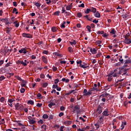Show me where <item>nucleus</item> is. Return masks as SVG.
<instances>
[{
	"label": "nucleus",
	"mask_w": 131,
	"mask_h": 131,
	"mask_svg": "<svg viewBox=\"0 0 131 131\" xmlns=\"http://www.w3.org/2000/svg\"><path fill=\"white\" fill-rule=\"evenodd\" d=\"M130 74L127 73V70H123V74H122V76H123L124 78H126V76H129Z\"/></svg>",
	"instance_id": "nucleus-1"
},
{
	"label": "nucleus",
	"mask_w": 131,
	"mask_h": 131,
	"mask_svg": "<svg viewBox=\"0 0 131 131\" xmlns=\"http://www.w3.org/2000/svg\"><path fill=\"white\" fill-rule=\"evenodd\" d=\"M22 36L27 38H32V35L28 33H24L22 34Z\"/></svg>",
	"instance_id": "nucleus-2"
},
{
	"label": "nucleus",
	"mask_w": 131,
	"mask_h": 131,
	"mask_svg": "<svg viewBox=\"0 0 131 131\" xmlns=\"http://www.w3.org/2000/svg\"><path fill=\"white\" fill-rule=\"evenodd\" d=\"M124 43H126L127 45H130L131 39L130 38L126 37V36H125V40H124Z\"/></svg>",
	"instance_id": "nucleus-3"
},
{
	"label": "nucleus",
	"mask_w": 131,
	"mask_h": 131,
	"mask_svg": "<svg viewBox=\"0 0 131 131\" xmlns=\"http://www.w3.org/2000/svg\"><path fill=\"white\" fill-rule=\"evenodd\" d=\"M81 63H82V61L79 60V61H77V64H79L80 67L81 68H83L84 69H85L86 68V66L84 65H82Z\"/></svg>",
	"instance_id": "nucleus-4"
},
{
	"label": "nucleus",
	"mask_w": 131,
	"mask_h": 131,
	"mask_svg": "<svg viewBox=\"0 0 131 131\" xmlns=\"http://www.w3.org/2000/svg\"><path fill=\"white\" fill-rule=\"evenodd\" d=\"M18 52L20 53V54H26V53H27V50H26V48H22L18 50Z\"/></svg>",
	"instance_id": "nucleus-5"
},
{
	"label": "nucleus",
	"mask_w": 131,
	"mask_h": 131,
	"mask_svg": "<svg viewBox=\"0 0 131 131\" xmlns=\"http://www.w3.org/2000/svg\"><path fill=\"white\" fill-rule=\"evenodd\" d=\"M80 109V106L78 105H77L74 107V111H76L77 113L78 114V113L79 112V110Z\"/></svg>",
	"instance_id": "nucleus-6"
},
{
	"label": "nucleus",
	"mask_w": 131,
	"mask_h": 131,
	"mask_svg": "<svg viewBox=\"0 0 131 131\" xmlns=\"http://www.w3.org/2000/svg\"><path fill=\"white\" fill-rule=\"evenodd\" d=\"M53 55H54V57H60V58H62V57H63V55H62V54H60L58 52H54L53 53Z\"/></svg>",
	"instance_id": "nucleus-7"
},
{
	"label": "nucleus",
	"mask_w": 131,
	"mask_h": 131,
	"mask_svg": "<svg viewBox=\"0 0 131 131\" xmlns=\"http://www.w3.org/2000/svg\"><path fill=\"white\" fill-rule=\"evenodd\" d=\"M102 115L103 116H109V114H108V110L106 109L102 113Z\"/></svg>",
	"instance_id": "nucleus-8"
},
{
	"label": "nucleus",
	"mask_w": 131,
	"mask_h": 131,
	"mask_svg": "<svg viewBox=\"0 0 131 131\" xmlns=\"http://www.w3.org/2000/svg\"><path fill=\"white\" fill-rule=\"evenodd\" d=\"M97 111L98 114H101V113H102V107H101V106L99 105L98 106Z\"/></svg>",
	"instance_id": "nucleus-9"
},
{
	"label": "nucleus",
	"mask_w": 131,
	"mask_h": 131,
	"mask_svg": "<svg viewBox=\"0 0 131 131\" xmlns=\"http://www.w3.org/2000/svg\"><path fill=\"white\" fill-rule=\"evenodd\" d=\"M90 52L93 54H97V50H96V49L95 48H93V49L91 48Z\"/></svg>",
	"instance_id": "nucleus-10"
},
{
	"label": "nucleus",
	"mask_w": 131,
	"mask_h": 131,
	"mask_svg": "<svg viewBox=\"0 0 131 131\" xmlns=\"http://www.w3.org/2000/svg\"><path fill=\"white\" fill-rule=\"evenodd\" d=\"M103 119H104V117L101 116L99 118V120L98 121V122L99 123H100V124H103Z\"/></svg>",
	"instance_id": "nucleus-11"
},
{
	"label": "nucleus",
	"mask_w": 131,
	"mask_h": 131,
	"mask_svg": "<svg viewBox=\"0 0 131 131\" xmlns=\"http://www.w3.org/2000/svg\"><path fill=\"white\" fill-rule=\"evenodd\" d=\"M27 82L25 81L24 80H23V82L21 83V88H26V84Z\"/></svg>",
	"instance_id": "nucleus-12"
},
{
	"label": "nucleus",
	"mask_w": 131,
	"mask_h": 131,
	"mask_svg": "<svg viewBox=\"0 0 131 131\" xmlns=\"http://www.w3.org/2000/svg\"><path fill=\"white\" fill-rule=\"evenodd\" d=\"M94 16L96 18H100V17H101V14H100L99 11H97L94 14Z\"/></svg>",
	"instance_id": "nucleus-13"
},
{
	"label": "nucleus",
	"mask_w": 131,
	"mask_h": 131,
	"mask_svg": "<svg viewBox=\"0 0 131 131\" xmlns=\"http://www.w3.org/2000/svg\"><path fill=\"white\" fill-rule=\"evenodd\" d=\"M42 60L45 64H47L48 63V59L45 57V56H42Z\"/></svg>",
	"instance_id": "nucleus-14"
},
{
	"label": "nucleus",
	"mask_w": 131,
	"mask_h": 131,
	"mask_svg": "<svg viewBox=\"0 0 131 131\" xmlns=\"http://www.w3.org/2000/svg\"><path fill=\"white\" fill-rule=\"evenodd\" d=\"M62 81H63V82H66V83L69 82V81H70V80H69V79H67L66 78H63L61 79Z\"/></svg>",
	"instance_id": "nucleus-15"
},
{
	"label": "nucleus",
	"mask_w": 131,
	"mask_h": 131,
	"mask_svg": "<svg viewBox=\"0 0 131 131\" xmlns=\"http://www.w3.org/2000/svg\"><path fill=\"white\" fill-rule=\"evenodd\" d=\"M55 105H56V103L54 102H50V103L48 104V107H49V108H52L53 106H55Z\"/></svg>",
	"instance_id": "nucleus-16"
},
{
	"label": "nucleus",
	"mask_w": 131,
	"mask_h": 131,
	"mask_svg": "<svg viewBox=\"0 0 131 131\" xmlns=\"http://www.w3.org/2000/svg\"><path fill=\"white\" fill-rule=\"evenodd\" d=\"M71 5H72V3H71V5H69L66 7V10L67 11H70V10H71V9H72V6H71Z\"/></svg>",
	"instance_id": "nucleus-17"
},
{
	"label": "nucleus",
	"mask_w": 131,
	"mask_h": 131,
	"mask_svg": "<svg viewBox=\"0 0 131 131\" xmlns=\"http://www.w3.org/2000/svg\"><path fill=\"white\" fill-rule=\"evenodd\" d=\"M7 74H8L7 76V78H11V76H13L14 75V73H9Z\"/></svg>",
	"instance_id": "nucleus-18"
},
{
	"label": "nucleus",
	"mask_w": 131,
	"mask_h": 131,
	"mask_svg": "<svg viewBox=\"0 0 131 131\" xmlns=\"http://www.w3.org/2000/svg\"><path fill=\"white\" fill-rule=\"evenodd\" d=\"M29 123L31 124H34V123H35V120H34V119H30V120L29 121Z\"/></svg>",
	"instance_id": "nucleus-19"
},
{
	"label": "nucleus",
	"mask_w": 131,
	"mask_h": 131,
	"mask_svg": "<svg viewBox=\"0 0 131 131\" xmlns=\"http://www.w3.org/2000/svg\"><path fill=\"white\" fill-rule=\"evenodd\" d=\"M90 10L91 12H93V13H96L97 12V9H96V8L91 7Z\"/></svg>",
	"instance_id": "nucleus-20"
},
{
	"label": "nucleus",
	"mask_w": 131,
	"mask_h": 131,
	"mask_svg": "<svg viewBox=\"0 0 131 131\" xmlns=\"http://www.w3.org/2000/svg\"><path fill=\"white\" fill-rule=\"evenodd\" d=\"M12 30V28L7 27L6 28L7 33H9Z\"/></svg>",
	"instance_id": "nucleus-21"
},
{
	"label": "nucleus",
	"mask_w": 131,
	"mask_h": 131,
	"mask_svg": "<svg viewBox=\"0 0 131 131\" xmlns=\"http://www.w3.org/2000/svg\"><path fill=\"white\" fill-rule=\"evenodd\" d=\"M70 43L71 46H76V41L75 40H73V42L70 41Z\"/></svg>",
	"instance_id": "nucleus-22"
},
{
	"label": "nucleus",
	"mask_w": 131,
	"mask_h": 131,
	"mask_svg": "<svg viewBox=\"0 0 131 131\" xmlns=\"http://www.w3.org/2000/svg\"><path fill=\"white\" fill-rule=\"evenodd\" d=\"M13 24H15V27H16V28L19 27V23H18V21H14Z\"/></svg>",
	"instance_id": "nucleus-23"
},
{
	"label": "nucleus",
	"mask_w": 131,
	"mask_h": 131,
	"mask_svg": "<svg viewBox=\"0 0 131 131\" xmlns=\"http://www.w3.org/2000/svg\"><path fill=\"white\" fill-rule=\"evenodd\" d=\"M65 24H66V21H63L60 26L61 28H65Z\"/></svg>",
	"instance_id": "nucleus-24"
},
{
	"label": "nucleus",
	"mask_w": 131,
	"mask_h": 131,
	"mask_svg": "<svg viewBox=\"0 0 131 131\" xmlns=\"http://www.w3.org/2000/svg\"><path fill=\"white\" fill-rule=\"evenodd\" d=\"M114 74V72L112 71L111 72V73L107 75L108 77H112L113 76V75Z\"/></svg>",
	"instance_id": "nucleus-25"
},
{
	"label": "nucleus",
	"mask_w": 131,
	"mask_h": 131,
	"mask_svg": "<svg viewBox=\"0 0 131 131\" xmlns=\"http://www.w3.org/2000/svg\"><path fill=\"white\" fill-rule=\"evenodd\" d=\"M51 30H52V32H56V31H57V27H53L51 28Z\"/></svg>",
	"instance_id": "nucleus-26"
},
{
	"label": "nucleus",
	"mask_w": 131,
	"mask_h": 131,
	"mask_svg": "<svg viewBox=\"0 0 131 131\" xmlns=\"http://www.w3.org/2000/svg\"><path fill=\"white\" fill-rule=\"evenodd\" d=\"M110 33H111V34H115L116 33V31H115V29H113L111 30V31L110 32Z\"/></svg>",
	"instance_id": "nucleus-27"
},
{
	"label": "nucleus",
	"mask_w": 131,
	"mask_h": 131,
	"mask_svg": "<svg viewBox=\"0 0 131 131\" xmlns=\"http://www.w3.org/2000/svg\"><path fill=\"white\" fill-rule=\"evenodd\" d=\"M41 128H42V130L46 131L47 130V125H42L41 126Z\"/></svg>",
	"instance_id": "nucleus-28"
},
{
	"label": "nucleus",
	"mask_w": 131,
	"mask_h": 131,
	"mask_svg": "<svg viewBox=\"0 0 131 131\" xmlns=\"http://www.w3.org/2000/svg\"><path fill=\"white\" fill-rule=\"evenodd\" d=\"M99 123L97 122L96 124H94L95 126H96V128L98 129V128H100V124Z\"/></svg>",
	"instance_id": "nucleus-29"
},
{
	"label": "nucleus",
	"mask_w": 131,
	"mask_h": 131,
	"mask_svg": "<svg viewBox=\"0 0 131 131\" xmlns=\"http://www.w3.org/2000/svg\"><path fill=\"white\" fill-rule=\"evenodd\" d=\"M28 104H30V105H34V101H33V100H29L28 101Z\"/></svg>",
	"instance_id": "nucleus-30"
},
{
	"label": "nucleus",
	"mask_w": 131,
	"mask_h": 131,
	"mask_svg": "<svg viewBox=\"0 0 131 131\" xmlns=\"http://www.w3.org/2000/svg\"><path fill=\"white\" fill-rule=\"evenodd\" d=\"M34 5L35 6H36V7H37L38 8H39V7L41 6V5L38 2L34 3Z\"/></svg>",
	"instance_id": "nucleus-31"
},
{
	"label": "nucleus",
	"mask_w": 131,
	"mask_h": 131,
	"mask_svg": "<svg viewBox=\"0 0 131 131\" xmlns=\"http://www.w3.org/2000/svg\"><path fill=\"white\" fill-rule=\"evenodd\" d=\"M90 91L91 92H94V91H99V89L93 87L91 89Z\"/></svg>",
	"instance_id": "nucleus-32"
},
{
	"label": "nucleus",
	"mask_w": 131,
	"mask_h": 131,
	"mask_svg": "<svg viewBox=\"0 0 131 131\" xmlns=\"http://www.w3.org/2000/svg\"><path fill=\"white\" fill-rule=\"evenodd\" d=\"M77 16L78 18H81V17H82V14L81 13V12H78L77 14Z\"/></svg>",
	"instance_id": "nucleus-33"
},
{
	"label": "nucleus",
	"mask_w": 131,
	"mask_h": 131,
	"mask_svg": "<svg viewBox=\"0 0 131 131\" xmlns=\"http://www.w3.org/2000/svg\"><path fill=\"white\" fill-rule=\"evenodd\" d=\"M86 28L88 29L89 32H91V31H92V30H91L92 29V28L91 27V26H86Z\"/></svg>",
	"instance_id": "nucleus-34"
},
{
	"label": "nucleus",
	"mask_w": 131,
	"mask_h": 131,
	"mask_svg": "<svg viewBox=\"0 0 131 131\" xmlns=\"http://www.w3.org/2000/svg\"><path fill=\"white\" fill-rule=\"evenodd\" d=\"M90 12H91V9H89V8H88L86 10L84 11V12L86 14H90Z\"/></svg>",
	"instance_id": "nucleus-35"
},
{
	"label": "nucleus",
	"mask_w": 131,
	"mask_h": 131,
	"mask_svg": "<svg viewBox=\"0 0 131 131\" xmlns=\"http://www.w3.org/2000/svg\"><path fill=\"white\" fill-rule=\"evenodd\" d=\"M110 88L111 86L110 85H106L104 86V91H108Z\"/></svg>",
	"instance_id": "nucleus-36"
},
{
	"label": "nucleus",
	"mask_w": 131,
	"mask_h": 131,
	"mask_svg": "<svg viewBox=\"0 0 131 131\" xmlns=\"http://www.w3.org/2000/svg\"><path fill=\"white\" fill-rule=\"evenodd\" d=\"M20 64L23 65L24 66H27V63L26 62H24V61H18Z\"/></svg>",
	"instance_id": "nucleus-37"
},
{
	"label": "nucleus",
	"mask_w": 131,
	"mask_h": 131,
	"mask_svg": "<svg viewBox=\"0 0 131 131\" xmlns=\"http://www.w3.org/2000/svg\"><path fill=\"white\" fill-rule=\"evenodd\" d=\"M42 118H43L44 119H47V118H49V116H48V115H47V114H44V115L42 116Z\"/></svg>",
	"instance_id": "nucleus-38"
},
{
	"label": "nucleus",
	"mask_w": 131,
	"mask_h": 131,
	"mask_svg": "<svg viewBox=\"0 0 131 131\" xmlns=\"http://www.w3.org/2000/svg\"><path fill=\"white\" fill-rule=\"evenodd\" d=\"M52 69H53V71L55 72V71H57V70H58V68L55 67V66H53V68H52Z\"/></svg>",
	"instance_id": "nucleus-39"
},
{
	"label": "nucleus",
	"mask_w": 131,
	"mask_h": 131,
	"mask_svg": "<svg viewBox=\"0 0 131 131\" xmlns=\"http://www.w3.org/2000/svg\"><path fill=\"white\" fill-rule=\"evenodd\" d=\"M96 33H97V34H104V31H98L96 32Z\"/></svg>",
	"instance_id": "nucleus-40"
},
{
	"label": "nucleus",
	"mask_w": 131,
	"mask_h": 131,
	"mask_svg": "<svg viewBox=\"0 0 131 131\" xmlns=\"http://www.w3.org/2000/svg\"><path fill=\"white\" fill-rule=\"evenodd\" d=\"M122 17L123 19H125L126 18H127V17H128V15L125 14H123L122 15Z\"/></svg>",
	"instance_id": "nucleus-41"
},
{
	"label": "nucleus",
	"mask_w": 131,
	"mask_h": 131,
	"mask_svg": "<svg viewBox=\"0 0 131 131\" xmlns=\"http://www.w3.org/2000/svg\"><path fill=\"white\" fill-rule=\"evenodd\" d=\"M1 71L3 72V73H6V71H7V69L5 68H2L1 69Z\"/></svg>",
	"instance_id": "nucleus-42"
},
{
	"label": "nucleus",
	"mask_w": 131,
	"mask_h": 131,
	"mask_svg": "<svg viewBox=\"0 0 131 131\" xmlns=\"http://www.w3.org/2000/svg\"><path fill=\"white\" fill-rule=\"evenodd\" d=\"M20 92L21 94H23V93H25V89H24V88H21Z\"/></svg>",
	"instance_id": "nucleus-43"
},
{
	"label": "nucleus",
	"mask_w": 131,
	"mask_h": 131,
	"mask_svg": "<svg viewBox=\"0 0 131 131\" xmlns=\"http://www.w3.org/2000/svg\"><path fill=\"white\" fill-rule=\"evenodd\" d=\"M100 56H102V53H101V52H98V54H96L95 58H99Z\"/></svg>",
	"instance_id": "nucleus-44"
},
{
	"label": "nucleus",
	"mask_w": 131,
	"mask_h": 131,
	"mask_svg": "<svg viewBox=\"0 0 131 131\" xmlns=\"http://www.w3.org/2000/svg\"><path fill=\"white\" fill-rule=\"evenodd\" d=\"M16 78H17L18 80H19V81H23V80L19 76H16Z\"/></svg>",
	"instance_id": "nucleus-45"
},
{
	"label": "nucleus",
	"mask_w": 131,
	"mask_h": 131,
	"mask_svg": "<svg viewBox=\"0 0 131 131\" xmlns=\"http://www.w3.org/2000/svg\"><path fill=\"white\" fill-rule=\"evenodd\" d=\"M96 45H101L102 43V41L101 40H97L95 42Z\"/></svg>",
	"instance_id": "nucleus-46"
},
{
	"label": "nucleus",
	"mask_w": 131,
	"mask_h": 131,
	"mask_svg": "<svg viewBox=\"0 0 131 131\" xmlns=\"http://www.w3.org/2000/svg\"><path fill=\"white\" fill-rule=\"evenodd\" d=\"M11 65H12V62H9L5 66V67H9V66H11Z\"/></svg>",
	"instance_id": "nucleus-47"
},
{
	"label": "nucleus",
	"mask_w": 131,
	"mask_h": 131,
	"mask_svg": "<svg viewBox=\"0 0 131 131\" xmlns=\"http://www.w3.org/2000/svg\"><path fill=\"white\" fill-rule=\"evenodd\" d=\"M59 14H60V11H57L54 12V15H55V16H59Z\"/></svg>",
	"instance_id": "nucleus-48"
},
{
	"label": "nucleus",
	"mask_w": 131,
	"mask_h": 131,
	"mask_svg": "<svg viewBox=\"0 0 131 131\" xmlns=\"http://www.w3.org/2000/svg\"><path fill=\"white\" fill-rule=\"evenodd\" d=\"M92 91L91 90H89L86 94V96H90V95H92Z\"/></svg>",
	"instance_id": "nucleus-49"
},
{
	"label": "nucleus",
	"mask_w": 131,
	"mask_h": 131,
	"mask_svg": "<svg viewBox=\"0 0 131 131\" xmlns=\"http://www.w3.org/2000/svg\"><path fill=\"white\" fill-rule=\"evenodd\" d=\"M37 98H38V99H41V98L42 97V96H41V94L40 93H38L37 95Z\"/></svg>",
	"instance_id": "nucleus-50"
},
{
	"label": "nucleus",
	"mask_w": 131,
	"mask_h": 131,
	"mask_svg": "<svg viewBox=\"0 0 131 131\" xmlns=\"http://www.w3.org/2000/svg\"><path fill=\"white\" fill-rule=\"evenodd\" d=\"M83 93L84 94L83 96H86V94H88V90L86 89H84Z\"/></svg>",
	"instance_id": "nucleus-51"
},
{
	"label": "nucleus",
	"mask_w": 131,
	"mask_h": 131,
	"mask_svg": "<svg viewBox=\"0 0 131 131\" xmlns=\"http://www.w3.org/2000/svg\"><path fill=\"white\" fill-rule=\"evenodd\" d=\"M14 101H15V99H13V100L12 99H8V102L10 103V104H12L13 102H14Z\"/></svg>",
	"instance_id": "nucleus-52"
},
{
	"label": "nucleus",
	"mask_w": 131,
	"mask_h": 131,
	"mask_svg": "<svg viewBox=\"0 0 131 131\" xmlns=\"http://www.w3.org/2000/svg\"><path fill=\"white\" fill-rule=\"evenodd\" d=\"M68 50L70 53H72L73 52V49H72V47H69Z\"/></svg>",
	"instance_id": "nucleus-53"
},
{
	"label": "nucleus",
	"mask_w": 131,
	"mask_h": 131,
	"mask_svg": "<svg viewBox=\"0 0 131 131\" xmlns=\"http://www.w3.org/2000/svg\"><path fill=\"white\" fill-rule=\"evenodd\" d=\"M93 23H95V24H97V23H99V20H97L96 19H94L92 21Z\"/></svg>",
	"instance_id": "nucleus-54"
},
{
	"label": "nucleus",
	"mask_w": 131,
	"mask_h": 131,
	"mask_svg": "<svg viewBox=\"0 0 131 131\" xmlns=\"http://www.w3.org/2000/svg\"><path fill=\"white\" fill-rule=\"evenodd\" d=\"M66 10H65V8L62 7L61 10V14H63V13H66Z\"/></svg>",
	"instance_id": "nucleus-55"
},
{
	"label": "nucleus",
	"mask_w": 131,
	"mask_h": 131,
	"mask_svg": "<svg viewBox=\"0 0 131 131\" xmlns=\"http://www.w3.org/2000/svg\"><path fill=\"white\" fill-rule=\"evenodd\" d=\"M5 101V97H2L0 98V102H1L2 103H3V102Z\"/></svg>",
	"instance_id": "nucleus-56"
},
{
	"label": "nucleus",
	"mask_w": 131,
	"mask_h": 131,
	"mask_svg": "<svg viewBox=\"0 0 131 131\" xmlns=\"http://www.w3.org/2000/svg\"><path fill=\"white\" fill-rule=\"evenodd\" d=\"M5 78H6L5 77V76H2L0 77V81H3V80H4V79H5Z\"/></svg>",
	"instance_id": "nucleus-57"
},
{
	"label": "nucleus",
	"mask_w": 131,
	"mask_h": 131,
	"mask_svg": "<svg viewBox=\"0 0 131 131\" xmlns=\"http://www.w3.org/2000/svg\"><path fill=\"white\" fill-rule=\"evenodd\" d=\"M79 8H84V4L82 3L81 5L78 6Z\"/></svg>",
	"instance_id": "nucleus-58"
},
{
	"label": "nucleus",
	"mask_w": 131,
	"mask_h": 131,
	"mask_svg": "<svg viewBox=\"0 0 131 131\" xmlns=\"http://www.w3.org/2000/svg\"><path fill=\"white\" fill-rule=\"evenodd\" d=\"M42 54H45V55H48L49 54V51L47 50H45L43 51Z\"/></svg>",
	"instance_id": "nucleus-59"
},
{
	"label": "nucleus",
	"mask_w": 131,
	"mask_h": 131,
	"mask_svg": "<svg viewBox=\"0 0 131 131\" xmlns=\"http://www.w3.org/2000/svg\"><path fill=\"white\" fill-rule=\"evenodd\" d=\"M61 111H65V107L62 106L60 108Z\"/></svg>",
	"instance_id": "nucleus-60"
},
{
	"label": "nucleus",
	"mask_w": 131,
	"mask_h": 131,
	"mask_svg": "<svg viewBox=\"0 0 131 131\" xmlns=\"http://www.w3.org/2000/svg\"><path fill=\"white\" fill-rule=\"evenodd\" d=\"M65 14H66V16H70L71 15V13L67 11L65 12Z\"/></svg>",
	"instance_id": "nucleus-61"
},
{
	"label": "nucleus",
	"mask_w": 131,
	"mask_h": 131,
	"mask_svg": "<svg viewBox=\"0 0 131 131\" xmlns=\"http://www.w3.org/2000/svg\"><path fill=\"white\" fill-rule=\"evenodd\" d=\"M59 82V79H56L54 81L55 84H57V83Z\"/></svg>",
	"instance_id": "nucleus-62"
},
{
	"label": "nucleus",
	"mask_w": 131,
	"mask_h": 131,
	"mask_svg": "<svg viewBox=\"0 0 131 131\" xmlns=\"http://www.w3.org/2000/svg\"><path fill=\"white\" fill-rule=\"evenodd\" d=\"M128 104V102L127 101H124V106H125V107H126V106H127Z\"/></svg>",
	"instance_id": "nucleus-63"
},
{
	"label": "nucleus",
	"mask_w": 131,
	"mask_h": 131,
	"mask_svg": "<svg viewBox=\"0 0 131 131\" xmlns=\"http://www.w3.org/2000/svg\"><path fill=\"white\" fill-rule=\"evenodd\" d=\"M36 106H37V107H41V106H42V104L38 103L36 104Z\"/></svg>",
	"instance_id": "nucleus-64"
}]
</instances>
